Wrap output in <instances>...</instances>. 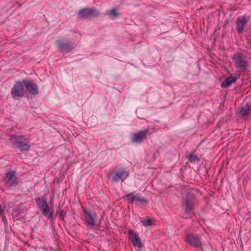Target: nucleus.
<instances>
[{
    "label": "nucleus",
    "mask_w": 251,
    "mask_h": 251,
    "mask_svg": "<svg viewBox=\"0 0 251 251\" xmlns=\"http://www.w3.org/2000/svg\"><path fill=\"white\" fill-rule=\"evenodd\" d=\"M10 140L15 148L19 149L21 151L29 150V142L23 136L12 135L10 137Z\"/></svg>",
    "instance_id": "nucleus-1"
},
{
    "label": "nucleus",
    "mask_w": 251,
    "mask_h": 251,
    "mask_svg": "<svg viewBox=\"0 0 251 251\" xmlns=\"http://www.w3.org/2000/svg\"><path fill=\"white\" fill-rule=\"evenodd\" d=\"M232 58L238 72H244L247 71L248 64L246 58L243 54L236 53L233 55Z\"/></svg>",
    "instance_id": "nucleus-2"
},
{
    "label": "nucleus",
    "mask_w": 251,
    "mask_h": 251,
    "mask_svg": "<svg viewBox=\"0 0 251 251\" xmlns=\"http://www.w3.org/2000/svg\"><path fill=\"white\" fill-rule=\"evenodd\" d=\"M38 205L39 209L44 216L48 218H52L53 210L50 209L46 201H41L38 203Z\"/></svg>",
    "instance_id": "nucleus-3"
},
{
    "label": "nucleus",
    "mask_w": 251,
    "mask_h": 251,
    "mask_svg": "<svg viewBox=\"0 0 251 251\" xmlns=\"http://www.w3.org/2000/svg\"><path fill=\"white\" fill-rule=\"evenodd\" d=\"M99 12L93 8H84L79 10L78 16L80 18H88L98 15Z\"/></svg>",
    "instance_id": "nucleus-4"
},
{
    "label": "nucleus",
    "mask_w": 251,
    "mask_h": 251,
    "mask_svg": "<svg viewBox=\"0 0 251 251\" xmlns=\"http://www.w3.org/2000/svg\"><path fill=\"white\" fill-rule=\"evenodd\" d=\"M11 94L14 98L22 97L24 95L23 85L21 81H17L11 90Z\"/></svg>",
    "instance_id": "nucleus-5"
},
{
    "label": "nucleus",
    "mask_w": 251,
    "mask_h": 251,
    "mask_svg": "<svg viewBox=\"0 0 251 251\" xmlns=\"http://www.w3.org/2000/svg\"><path fill=\"white\" fill-rule=\"evenodd\" d=\"M85 214V219L86 223L91 226H98L97 221L96 219V214L95 213H91L87 212L86 209H83Z\"/></svg>",
    "instance_id": "nucleus-6"
},
{
    "label": "nucleus",
    "mask_w": 251,
    "mask_h": 251,
    "mask_svg": "<svg viewBox=\"0 0 251 251\" xmlns=\"http://www.w3.org/2000/svg\"><path fill=\"white\" fill-rule=\"evenodd\" d=\"M7 187H10L17 183V177L14 172H9L6 174V177L4 179Z\"/></svg>",
    "instance_id": "nucleus-7"
},
{
    "label": "nucleus",
    "mask_w": 251,
    "mask_h": 251,
    "mask_svg": "<svg viewBox=\"0 0 251 251\" xmlns=\"http://www.w3.org/2000/svg\"><path fill=\"white\" fill-rule=\"evenodd\" d=\"M112 179L114 181L124 180L128 175V173L126 171L120 170L111 174Z\"/></svg>",
    "instance_id": "nucleus-8"
},
{
    "label": "nucleus",
    "mask_w": 251,
    "mask_h": 251,
    "mask_svg": "<svg viewBox=\"0 0 251 251\" xmlns=\"http://www.w3.org/2000/svg\"><path fill=\"white\" fill-rule=\"evenodd\" d=\"M23 83L28 92L32 94H38V88L35 84L28 80H24Z\"/></svg>",
    "instance_id": "nucleus-9"
},
{
    "label": "nucleus",
    "mask_w": 251,
    "mask_h": 251,
    "mask_svg": "<svg viewBox=\"0 0 251 251\" xmlns=\"http://www.w3.org/2000/svg\"><path fill=\"white\" fill-rule=\"evenodd\" d=\"M149 130H142L136 134H134L132 138V141L133 142H141L142 140L146 139L147 137L146 135L148 133Z\"/></svg>",
    "instance_id": "nucleus-10"
},
{
    "label": "nucleus",
    "mask_w": 251,
    "mask_h": 251,
    "mask_svg": "<svg viewBox=\"0 0 251 251\" xmlns=\"http://www.w3.org/2000/svg\"><path fill=\"white\" fill-rule=\"evenodd\" d=\"M194 199L195 198L193 195L188 194L185 201V211L186 212H189L192 210L194 203Z\"/></svg>",
    "instance_id": "nucleus-11"
},
{
    "label": "nucleus",
    "mask_w": 251,
    "mask_h": 251,
    "mask_svg": "<svg viewBox=\"0 0 251 251\" xmlns=\"http://www.w3.org/2000/svg\"><path fill=\"white\" fill-rule=\"evenodd\" d=\"M247 22V19L245 17L238 18L237 19V30L239 33H241Z\"/></svg>",
    "instance_id": "nucleus-12"
},
{
    "label": "nucleus",
    "mask_w": 251,
    "mask_h": 251,
    "mask_svg": "<svg viewBox=\"0 0 251 251\" xmlns=\"http://www.w3.org/2000/svg\"><path fill=\"white\" fill-rule=\"evenodd\" d=\"M57 44L60 50L62 52H69L73 49L72 47L69 43L64 42L61 40L57 41Z\"/></svg>",
    "instance_id": "nucleus-13"
},
{
    "label": "nucleus",
    "mask_w": 251,
    "mask_h": 251,
    "mask_svg": "<svg viewBox=\"0 0 251 251\" xmlns=\"http://www.w3.org/2000/svg\"><path fill=\"white\" fill-rule=\"evenodd\" d=\"M185 240L191 245L195 247H198L201 245L198 236H187Z\"/></svg>",
    "instance_id": "nucleus-14"
},
{
    "label": "nucleus",
    "mask_w": 251,
    "mask_h": 251,
    "mask_svg": "<svg viewBox=\"0 0 251 251\" xmlns=\"http://www.w3.org/2000/svg\"><path fill=\"white\" fill-rule=\"evenodd\" d=\"M239 113L244 117L250 115L251 114V104L247 103L243 106L240 108Z\"/></svg>",
    "instance_id": "nucleus-15"
},
{
    "label": "nucleus",
    "mask_w": 251,
    "mask_h": 251,
    "mask_svg": "<svg viewBox=\"0 0 251 251\" xmlns=\"http://www.w3.org/2000/svg\"><path fill=\"white\" fill-rule=\"evenodd\" d=\"M129 238L134 246L137 247L139 249H141L143 247L141 240L139 236H129Z\"/></svg>",
    "instance_id": "nucleus-16"
},
{
    "label": "nucleus",
    "mask_w": 251,
    "mask_h": 251,
    "mask_svg": "<svg viewBox=\"0 0 251 251\" xmlns=\"http://www.w3.org/2000/svg\"><path fill=\"white\" fill-rule=\"evenodd\" d=\"M237 79V78L233 76H230L226 78L221 84L222 88L228 87L232 83H234Z\"/></svg>",
    "instance_id": "nucleus-17"
},
{
    "label": "nucleus",
    "mask_w": 251,
    "mask_h": 251,
    "mask_svg": "<svg viewBox=\"0 0 251 251\" xmlns=\"http://www.w3.org/2000/svg\"><path fill=\"white\" fill-rule=\"evenodd\" d=\"M137 197V195L135 194L134 193H132L126 195L123 198L130 202H133L136 201Z\"/></svg>",
    "instance_id": "nucleus-18"
},
{
    "label": "nucleus",
    "mask_w": 251,
    "mask_h": 251,
    "mask_svg": "<svg viewBox=\"0 0 251 251\" xmlns=\"http://www.w3.org/2000/svg\"><path fill=\"white\" fill-rule=\"evenodd\" d=\"M142 223L145 226H150L154 224L155 220L153 219L147 218L143 220Z\"/></svg>",
    "instance_id": "nucleus-19"
},
{
    "label": "nucleus",
    "mask_w": 251,
    "mask_h": 251,
    "mask_svg": "<svg viewBox=\"0 0 251 251\" xmlns=\"http://www.w3.org/2000/svg\"><path fill=\"white\" fill-rule=\"evenodd\" d=\"M107 13L110 16L113 18H115L118 15L116 8H113L111 11L108 12Z\"/></svg>",
    "instance_id": "nucleus-20"
},
{
    "label": "nucleus",
    "mask_w": 251,
    "mask_h": 251,
    "mask_svg": "<svg viewBox=\"0 0 251 251\" xmlns=\"http://www.w3.org/2000/svg\"><path fill=\"white\" fill-rule=\"evenodd\" d=\"M21 211L18 212L17 210H15L14 212V216H21L23 217L25 215V211L23 209H21Z\"/></svg>",
    "instance_id": "nucleus-21"
},
{
    "label": "nucleus",
    "mask_w": 251,
    "mask_h": 251,
    "mask_svg": "<svg viewBox=\"0 0 251 251\" xmlns=\"http://www.w3.org/2000/svg\"><path fill=\"white\" fill-rule=\"evenodd\" d=\"M136 201H139L143 204H146L148 203V201L143 198H140L137 195Z\"/></svg>",
    "instance_id": "nucleus-22"
},
{
    "label": "nucleus",
    "mask_w": 251,
    "mask_h": 251,
    "mask_svg": "<svg viewBox=\"0 0 251 251\" xmlns=\"http://www.w3.org/2000/svg\"><path fill=\"white\" fill-rule=\"evenodd\" d=\"M57 214H59V217L62 220H64L65 216L66 214V212H64L63 210H59L57 212Z\"/></svg>",
    "instance_id": "nucleus-23"
},
{
    "label": "nucleus",
    "mask_w": 251,
    "mask_h": 251,
    "mask_svg": "<svg viewBox=\"0 0 251 251\" xmlns=\"http://www.w3.org/2000/svg\"><path fill=\"white\" fill-rule=\"evenodd\" d=\"M4 209V208H2L1 207V205H0V215L2 217V220L6 222V218H5L4 215V214H3Z\"/></svg>",
    "instance_id": "nucleus-24"
},
{
    "label": "nucleus",
    "mask_w": 251,
    "mask_h": 251,
    "mask_svg": "<svg viewBox=\"0 0 251 251\" xmlns=\"http://www.w3.org/2000/svg\"><path fill=\"white\" fill-rule=\"evenodd\" d=\"M197 159L195 156H193L191 155L190 157V160L191 161H195V160Z\"/></svg>",
    "instance_id": "nucleus-25"
},
{
    "label": "nucleus",
    "mask_w": 251,
    "mask_h": 251,
    "mask_svg": "<svg viewBox=\"0 0 251 251\" xmlns=\"http://www.w3.org/2000/svg\"><path fill=\"white\" fill-rule=\"evenodd\" d=\"M129 235H134V233L132 231L129 230Z\"/></svg>",
    "instance_id": "nucleus-26"
}]
</instances>
